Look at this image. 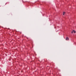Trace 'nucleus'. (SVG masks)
Masks as SVG:
<instances>
[{
	"instance_id": "f03ea898",
	"label": "nucleus",
	"mask_w": 76,
	"mask_h": 76,
	"mask_svg": "<svg viewBox=\"0 0 76 76\" xmlns=\"http://www.w3.org/2000/svg\"><path fill=\"white\" fill-rule=\"evenodd\" d=\"M69 40V38H68V37H67L66 39V41H68V40Z\"/></svg>"
},
{
	"instance_id": "f257e3e1",
	"label": "nucleus",
	"mask_w": 76,
	"mask_h": 76,
	"mask_svg": "<svg viewBox=\"0 0 76 76\" xmlns=\"http://www.w3.org/2000/svg\"><path fill=\"white\" fill-rule=\"evenodd\" d=\"M76 33V31L74 30H73L72 31V33L73 34V33Z\"/></svg>"
},
{
	"instance_id": "7ed1b4c3",
	"label": "nucleus",
	"mask_w": 76,
	"mask_h": 76,
	"mask_svg": "<svg viewBox=\"0 0 76 76\" xmlns=\"http://www.w3.org/2000/svg\"><path fill=\"white\" fill-rule=\"evenodd\" d=\"M65 13H66V12H63V15H64V14H65Z\"/></svg>"
}]
</instances>
